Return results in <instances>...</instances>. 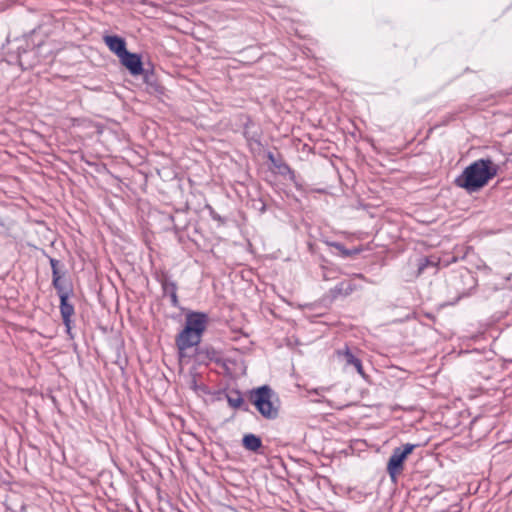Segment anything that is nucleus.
Masks as SVG:
<instances>
[{
  "instance_id": "obj_6",
  "label": "nucleus",
  "mask_w": 512,
  "mask_h": 512,
  "mask_svg": "<svg viewBox=\"0 0 512 512\" xmlns=\"http://www.w3.org/2000/svg\"><path fill=\"white\" fill-rule=\"evenodd\" d=\"M119 59L121 64L125 66L132 75L137 76L142 74L143 64L140 55L127 50Z\"/></svg>"
},
{
  "instance_id": "obj_7",
  "label": "nucleus",
  "mask_w": 512,
  "mask_h": 512,
  "mask_svg": "<svg viewBox=\"0 0 512 512\" xmlns=\"http://www.w3.org/2000/svg\"><path fill=\"white\" fill-rule=\"evenodd\" d=\"M60 313L65 325L66 332H71V317L74 314V307L68 302V293H61L60 295Z\"/></svg>"
},
{
  "instance_id": "obj_4",
  "label": "nucleus",
  "mask_w": 512,
  "mask_h": 512,
  "mask_svg": "<svg viewBox=\"0 0 512 512\" xmlns=\"http://www.w3.org/2000/svg\"><path fill=\"white\" fill-rule=\"evenodd\" d=\"M209 322V317L203 312H188L185 317V327L190 328L191 331L203 335Z\"/></svg>"
},
{
  "instance_id": "obj_21",
  "label": "nucleus",
  "mask_w": 512,
  "mask_h": 512,
  "mask_svg": "<svg viewBox=\"0 0 512 512\" xmlns=\"http://www.w3.org/2000/svg\"><path fill=\"white\" fill-rule=\"evenodd\" d=\"M320 390H321V391H323V390H325V388L315 389V393H317V394H318Z\"/></svg>"
},
{
  "instance_id": "obj_10",
  "label": "nucleus",
  "mask_w": 512,
  "mask_h": 512,
  "mask_svg": "<svg viewBox=\"0 0 512 512\" xmlns=\"http://www.w3.org/2000/svg\"><path fill=\"white\" fill-rule=\"evenodd\" d=\"M242 443L245 449L257 452L262 447V440L255 434H246L242 439Z\"/></svg>"
},
{
  "instance_id": "obj_19",
  "label": "nucleus",
  "mask_w": 512,
  "mask_h": 512,
  "mask_svg": "<svg viewBox=\"0 0 512 512\" xmlns=\"http://www.w3.org/2000/svg\"><path fill=\"white\" fill-rule=\"evenodd\" d=\"M55 278H56V279H61L60 274H59V270H58V269H54V270L52 271V279H55Z\"/></svg>"
},
{
  "instance_id": "obj_11",
  "label": "nucleus",
  "mask_w": 512,
  "mask_h": 512,
  "mask_svg": "<svg viewBox=\"0 0 512 512\" xmlns=\"http://www.w3.org/2000/svg\"><path fill=\"white\" fill-rule=\"evenodd\" d=\"M343 357L347 365H352L362 377L365 376L361 360L358 359L349 349L345 350Z\"/></svg>"
},
{
  "instance_id": "obj_16",
  "label": "nucleus",
  "mask_w": 512,
  "mask_h": 512,
  "mask_svg": "<svg viewBox=\"0 0 512 512\" xmlns=\"http://www.w3.org/2000/svg\"><path fill=\"white\" fill-rule=\"evenodd\" d=\"M169 296H170V300H171L172 306L177 307L178 304H179L178 296H177V291H173L172 290V293L169 294Z\"/></svg>"
},
{
  "instance_id": "obj_20",
  "label": "nucleus",
  "mask_w": 512,
  "mask_h": 512,
  "mask_svg": "<svg viewBox=\"0 0 512 512\" xmlns=\"http://www.w3.org/2000/svg\"><path fill=\"white\" fill-rule=\"evenodd\" d=\"M268 158H269V160H271L273 163H275V161H274V155H273L272 153H269Z\"/></svg>"
},
{
  "instance_id": "obj_13",
  "label": "nucleus",
  "mask_w": 512,
  "mask_h": 512,
  "mask_svg": "<svg viewBox=\"0 0 512 512\" xmlns=\"http://www.w3.org/2000/svg\"><path fill=\"white\" fill-rule=\"evenodd\" d=\"M227 401L228 404L234 409L241 408L244 405V399L238 391H234L228 394Z\"/></svg>"
},
{
  "instance_id": "obj_15",
  "label": "nucleus",
  "mask_w": 512,
  "mask_h": 512,
  "mask_svg": "<svg viewBox=\"0 0 512 512\" xmlns=\"http://www.w3.org/2000/svg\"><path fill=\"white\" fill-rule=\"evenodd\" d=\"M52 284L54 288L57 290L59 296L61 295V293H68L67 291H64L60 279H52Z\"/></svg>"
},
{
  "instance_id": "obj_3",
  "label": "nucleus",
  "mask_w": 512,
  "mask_h": 512,
  "mask_svg": "<svg viewBox=\"0 0 512 512\" xmlns=\"http://www.w3.org/2000/svg\"><path fill=\"white\" fill-rule=\"evenodd\" d=\"M418 444H404L402 447H396L393 449L392 454L387 463V473L393 481H396L398 475H400L404 469V461L408 455H410Z\"/></svg>"
},
{
  "instance_id": "obj_18",
  "label": "nucleus",
  "mask_w": 512,
  "mask_h": 512,
  "mask_svg": "<svg viewBox=\"0 0 512 512\" xmlns=\"http://www.w3.org/2000/svg\"><path fill=\"white\" fill-rule=\"evenodd\" d=\"M428 264L434 265L433 262H430L428 259H425V263H421L419 265V272L421 273Z\"/></svg>"
},
{
  "instance_id": "obj_17",
  "label": "nucleus",
  "mask_w": 512,
  "mask_h": 512,
  "mask_svg": "<svg viewBox=\"0 0 512 512\" xmlns=\"http://www.w3.org/2000/svg\"><path fill=\"white\" fill-rule=\"evenodd\" d=\"M49 263H50V266H51V270L53 271L54 269H58V265H59V261L55 258H50L49 259Z\"/></svg>"
},
{
  "instance_id": "obj_8",
  "label": "nucleus",
  "mask_w": 512,
  "mask_h": 512,
  "mask_svg": "<svg viewBox=\"0 0 512 512\" xmlns=\"http://www.w3.org/2000/svg\"><path fill=\"white\" fill-rule=\"evenodd\" d=\"M103 40L109 50L116 54L118 58L127 51L125 40L117 35H106Z\"/></svg>"
},
{
  "instance_id": "obj_14",
  "label": "nucleus",
  "mask_w": 512,
  "mask_h": 512,
  "mask_svg": "<svg viewBox=\"0 0 512 512\" xmlns=\"http://www.w3.org/2000/svg\"><path fill=\"white\" fill-rule=\"evenodd\" d=\"M161 284H162V289H163L164 293L167 295L172 293V288H173V291H177V286H176L175 282H173V281L164 279L161 282Z\"/></svg>"
},
{
  "instance_id": "obj_9",
  "label": "nucleus",
  "mask_w": 512,
  "mask_h": 512,
  "mask_svg": "<svg viewBox=\"0 0 512 512\" xmlns=\"http://www.w3.org/2000/svg\"><path fill=\"white\" fill-rule=\"evenodd\" d=\"M357 289L356 284L352 280H343L330 289L332 298L340 296L346 297Z\"/></svg>"
},
{
  "instance_id": "obj_5",
  "label": "nucleus",
  "mask_w": 512,
  "mask_h": 512,
  "mask_svg": "<svg viewBox=\"0 0 512 512\" xmlns=\"http://www.w3.org/2000/svg\"><path fill=\"white\" fill-rule=\"evenodd\" d=\"M202 339V335L191 331L190 328L184 326L183 330L176 337V346L180 353L183 351L197 346Z\"/></svg>"
},
{
  "instance_id": "obj_1",
  "label": "nucleus",
  "mask_w": 512,
  "mask_h": 512,
  "mask_svg": "<svg viewBox=\"0 0 512 512\" xmlns=\"http://www.w3.org/2000/svg\"><path fill=\"white\" fill-rule=\"evenodd\" d=\"M499 170L500 166L490 157L480 158L468 165L456 177L454 183L457 187L465 189L469 193L477 192L496 177Z\"/></svg>"
},
{
  "instance_id": "obj_12",
  "label": "nucleus",
  "mask_w": 512,
  "mask_h": 512,
  "mask_svg": "<svg viewBox=\"0 0 512 512\" xmlns=\"http://www.w3.org/2000/svg\"><path fill=\"white\" fill-rule=\"evenodd\" d=\"M326 243H327V245L337 249L343 258H348L353 255H357L361 251L359 248L347 249V248H345V246L342 243H339V242H326Z\"/></svg>"
},
{
  "instance_id": "obj_2",
  "label": "nucleus",
  "mask_w": 512,
  "mask_h": 512,
  "mask_svg": "<svg viewBox=\"0 0 512 512\" xmlns=\"http://www.w3.org/2000/svg\"><path fill=\"white\" fill-rule=\"evenodd\" d=\"M250 400L265 419L273 420L278 417L279 401L275 392L268 385L252 390Z\"/></svg>"
}]
</instances>
